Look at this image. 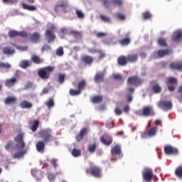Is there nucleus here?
I'll use <instances>...</instances> for the list:
<instances>
[{
  "label": "nucleus",
  "mask_w": 182,
  "mask_h": 182,
  "mask_svg": "<svg viewBox=\"0 0 182 182\" xmlns=\"http://www.w3.org/2000/svg\"><path fill=\"white\" fill-rule=\"evenodd\" d=\"M53 70H55V67L48 65L38 69V75L41 79L46 80L50 77V73H52Z\"/></svg>",
  "instance_id": "1"
},
{
  "label": "nucleus",
  "mask_w": 182,
  "mask_h": 182,
  "mask_svg": "<svg viewBox=\"0 0 182 182\" xmlns=\"http://www.w3.org/2000/svg\"><path fill=\"white\" fill-rule=\"evenodd\" d=\"M138 116H142L144 117H150L156 116V112H154V108L152 106L147 105L144 106L142 109L136 112Z\"/></svg>",
  "instance_id": "2"
},
{
  "label": "nucleus",
  "mask_w": 182,
  "mask_h": 182,
  "mask_svg": "<svg viewBox=\"0 0 182 182\" xmlns=\"http://www.w3.org/2000/svg\"><path fill=\"white\" fill-rule=\"evenodd\" d=\"M38 134L43 139L44 143H49L55 140V138L52 136V129H50L41 130Z\"/></svg>",
  "instance_id": "3"
},
{
  "label": "nucleus",
  "mask_w": 182,
  "mask_h": 182,
  "mask_svg": "<svg viewBox=\"0 0 182 182\" xmlns=\"http://www.w3.org/2000/svg\"><path fill=\"white\" fill-rule=\"evenodd\" d=\"M68 6H69L68 0H60L57 2V4H55L54 11L55 14H59L60 11H63L64 14H66V12H68V11H66V9H68Z\"/></svg>",
  "instance_id": "4"
},
{
  "label": "nucleus",
  "mask_w": 182,
  "mask_h": 182,
  "mask_svg": "<svg viewBox=\"0 0 182 182\" xmlns=\"http://www.w3.org/2000/svg\"><path fill=\"white\" fill-rule=\"evenodd\" d=\"M158 107L164 112H168V110L173 109V102L171 101L161 100L159 102Z\"/></svg>",
  "instance_id": "5"
},
{
  "label": "nucleus",
  "mask_w": 182,
  "mask_h": 182,
  "mask_svg": "<svg viewBox=\"0 0 182 182\" xmlns=\"http://www.w3.org/2000/svg\"><path fill=\"white\" fill-rule=\"evenodd\" d=\"M142 177L144 181L151 182L153 177H156V176L153 173V169L150 168H146L142 172Z\"/></svg>",
  "instance_id": "6"
},
{
  "label": "nucleus",
  "mask_w": 182,
  "mask_h": 182,
  "mask_svg": "<svg viewBox=\"0 0 182 182\" xmlns=\"http://www.w3.org/2000/svg\"><path fill=\"white\" fill-rule=\"evenodd\" d=\"M111 161H117V158L115 156H122V146L119 144H116L111 149Z\"/></svg>",
  "instance_id": "7"
},
{
  "label": "nucleus",
  "mask_w": 182,
  "mask_h": 182,
  "mask_svg": "<svg viewBox=\"0 0 182 182\" xmlns=\"http://www.w3.org/2000/svg\"><path fill=\"white\" fill-rule=\"evenodd\" d=\"M23 136H25V134L22 132H20L14 138V141L17 143V144H16V149L17 150H21V149H23V147H25V142H23Z\"/></svg>",
  "instance_id": "8"
},
{
  "label": "nucleus",
  "mask_w": 182,
  "mask_h": 182,
  "mask_svg": "<svg viewBox=\"0 0 182 182\" xmlns=\"http://www.w3.org/2000/svg\"><path fill=\"white\" fill-rule=\"evenodd\" d=\"M177 83H178V81L176 80V77H169L168 78L166 86L169 92H174V90H176V86H177Z\"/></svg>",
  "instance_id": "9"
},
{
  "label": "nucleus",
  "mask_w": 182,
  "mask_h": 182,
  "mask_svg": "<svg viewBox=\"0 0 182 182\" xmlns=\"http://www.w3.org/2000/svg\"><path fill=\"white\" fill-rule=\"evenodd\" d=\"M157 127H152L147 132L141 134V137L142 139H146V137H154L157 134Z\"/></svg>",
  "instance_id": "10"
},
{
  "label": "nucleus",
  "mask_w": 182,
  "mask_h": 182,
  "mask_svg": "<svg viewBox=\"0 0 182 182\" xmlns=\"http://www.w3.org/2000/svg\"><path fill=\"white\" fill-rule=\"evenodd\" d=\"M141 82V79L137 75L131 76L127 80L128 85H132L133 86H140Z\"/></svg>",
  "instance_id": "11"
},
{
  "label": "nucleus",
  "mask_w": 182,
  "mask_h": 182,
  "mask_svg": "<svg viewBox=\"0 0 182 182\" xmlns=\"http://www.w3.org/2000/svg\"><path fill=\"white\" fill-rule=\"evenodd\" d=\"M164 150L165 154H168L169 156L171 154H178V149L171 145H165Z\"/></svg>",
  "instance_id": "12"
},
{
  "label": "nucleus",
  "mask_w": 182,
  "mask_h": 182,
  "mask_svg": "<svg viewBox=\"0 0 182 182\" xmlns=\"http://www.w3.org/2000/svg\"><path fill=\"white\" fill-rule=\"evenodd\" d=\"M87 174H91L94 177H100V168L97 166H92L86 171Z\"/></svg>",
  "instance_id": "13"
},
{
  "label": "nucleus",
  "mask_w": 182,
  "mask_h": 182,
  "mask_svg": "<svg viewBox=\"0 0 182 182\" xmlns=\"http://www.w3.org/2000/svg\"><path fill=\"white\" fill-rule=\"evenodd\" d=\"M170 69L171 70H177L178 72H182V63L181 62H172L169 65Z\"/></svg>",
  "instance_id": "14"
},
{
  "label": "nucleus",
  "mask_w": 182,
  "mask_h": 182,
  "mask_svg": "<svg viewBox=\"0 0 182 182\" xmlns=\"http://www.w3.org/2000/svg\"><path fill=\"white\" fill-rule=\"evenodd\" d=\"M100 141L105 146H110L112 143H113V138H112V136L109 135H107L106 138L105 136H102L100 138Z\"/></svg>",
  "instance_id": "15"
},
{
  "label": "nucleus",
  "mask_w": 182,
  "mask_h": 182,
  "mask_svg": "<svg viewBox=\"0 0 182 182\" xmlns=\"http://www.w3.org/2000/svg\"><path fill=\"white\" fill-rule=\"evenodd\" d=\"M173 53V50L171 49L159 50L157 51L159 58H164V56H168Z\"/></svg>",
  "instance_id": "16"
},
{
  "label": "nucleus",
  "mask_w": 182,
  "mask_h": 182,
  "mask_svg": "<svg viewBox=\"0 0 182 182\" xmlns=\"http://www.w3.org/2000/svg\"><path fill=\"white\" fill-rule=\"evenodd\" d=\"M46 37L48 39V43H50V42H53V41H55V38H56V36H55V33L49 29L46 31Z\"/></svg>",
  "instance_id": "17"
},
{
  "label": "nucleus",
  "mask_w": 182,
  "mask_h": 182,
  "mask_svg": "<svg viewBox=\"0 0 182 182\" xmlns=\"http://www.w3.org/2000/svg\"><path fill=\"white\" fill-rule=\"evenodd\" d=\"M40 39L41 35H39V33H33L29 37V40L31 41V42H33V43H38Z\"/></svg>",
  "instance_id": "18"
},
{
  "label": "nucleus",
  "mask_w": 182,
  "mask_h": 182,
  "mask_svg": "<svg viewBox=\"0 0 182 182\" xmlns=\"http://www.w3.org/2000/svg\"><path fill=\"white\" fill-rule=\"evenodd\" d=\"M2 52H3L4 55H7L8 56H9V55H14V53H15V49H14V48H12V47L6 46V47H4L2 48Z\"/></svg>",
  "instance_id": "19"
},
{
  "label": "nucleus",
  "mask_w": 182,
  "mask_h": 182,
  "mask_svg": "<svg viewBox=\"0 0 182 182\" xmlns=\"http://www.w3.org/2000/svg\"><path fill=\"white\" fill-rule=\"evenodd\" d=\"M127 60L129 63H136L139 60V55L137 54H129L127 57Z\"/></svg>",
  "instance_id": "20"
},
{
  "label": "nucleus",
  "mask_w": 182,
  "mask_h": 182,
  "mask_svg": "<svg viewBox=\"0 0 182 182\" xmlns=\"http://www.w3.org/2000/svg\"><path fill=\"white\" fill-rule=\"evenodd\" d=\"M87 134V128H84L81 129L80 134H78L76 136V140L77 141H81V140H83V137Z\"/></svg>",
  "instance_id": "21"
},
{
  "label": "nucleus",
  "mask_w": 182,
  "mask_h": 182,
  "mask_svg": "<svg viewBox=\"0 0 182 182\" xmlns=\"http://www.w3.org/2000/svg\"><path fill=\"white\" fill-rule=\"evenodd\" d=\"M81 60L83 63H85V65H92V63H93V57L90 55H83L81 58Z\"/></svg>",
  "instance_id": "22"
},
{
  "label": "nucleus",
  "mask_w": 182,
  "mask_h": 182,
  "mask_svg": "<svg viewBox=\"0 0 182 182\" xmlns=\"http://www.w3.org/2000/svg\"><path fill=\"white\" fill-rule=\"evenodd\" d=\"M86 86H87L86 80H81L78 81L77 84V89H78L82 92V90H85Z\"/></svg>",
  "instance_id": "23"
},
{
  "label": "nucleus",
  "mask_w": 182,
  "mask_h": 182,
  "mask_svg": "<svg viewBox=\"0 0 182 182\" xmlns=\"http://www.w3.org/2000/svg\"><path fill=\"white\" fill-rule=\"evenodd\" d=\"M127 57L124 55H121L117 59V63L119 65V66H126L127 65Z\"/></svg>",
  "instance_id": "24"
},
{
  "label": "nucleus",
  "mask_w": 182,
  "mask_h": 182,
  "mask_svg": "<svg viewBox=\"0 0 182 182\" xmlns=\"http://www.w3.org/2000/svg\"><path fill=\"white\" fill-rule=\"evenodd\" d=\"M105 80V73H97L95 76V82L99 83V82H103Z\"/></svg>",
  "instance_id": "25"
},
{
  "label": "nucleus",
  "mask_w": 182,
  "mask_h": 182,
  "mask_svg": "<svg viewBox=\"0 0 182 182\" xmlns=\"http://www.w3.org/2000/svg\"><path fill=\"white\" fill-rule=\"evenodd\" d=\"M118 42L122 46H129L132 42V40L130 39V37H126L125 38L119 40Z\"/></svg>",
  "instance_id": "26"
},
{
  "label": "nucleus",
  "mask_w": 182,
  "mask_h": 182,
  "mask_svg": "<svg viewBox=\"0 0 182 182\" xmlns=\"http://www.w3.org/2000/svg\"><path fill=\"white\" fill-rule=\"evenodd\" d=\"M16 83V77H12L11 79H7L5 81V86L7 87H12Z\"/></svg>",
  "instance_id": "27"
},
{
  "label": "nucleus",
  "mask_w": 182,
  "mask_h": 182,
  "mask_svg": "<svg viewBox=\"0 0 182 182\" xmlns=\"http://www.w3.org/2000/svg\"><path fill=\"white\" fill-rule=\"evenodd\" d=\"M32 103L28 102L27 100H23L20 103V107L21 109H31L32 107Z\"/></svg>",
  "instance_id": "28"
},
{
  "label": "nucleus",
  "mask_w": 182,
  "mask_h": 182,
  "mask_svg": "<svg viewBox=\"0 0 182 182\" xmlns=\"http://www.w3.org/2000/svg\"><path fill=\"white\" fill-rule=\"evenodd\" d=\"M182 38V32L181 31H177L176 33H173V35L172 36V41H173V42H180V40Z\"/></svg>",
  "instance_id": "29"
},
{
  "label": "nucleus",
  "mask_w": 182,
  "mask_h": 182,
  "mask_svg": "<svg viewBox=\"0 0 182 182\" xmlns=\"http://www.w3.org/2000/svg\"><path fill=\"white\" fill-rule=\"evenodd\" d=\"M31 61H33V63H36V65H41V63H43V59L36 55L31 56Z\"/></svg>",
  "instance_id": "30"
},
{
  "label": "nucleus",
  "mask_w": 182,
  "mask_h": 182,
  "mask_svg": "<svg viewBox=\"0 0 182 182\" xmlns=\"http://www.w3.org/2000/svg\"><path fill=\"white\" fill-rule=\"evenodd\" d=\"M23 9H26V11H36V6H32V5H28L26 4L25 3L21 4Z\"/></svg>",
  "instance_id": "31"
},
{
  "label": "nucleus",
  "mask_w": 182,
  "mask_h": 182,
  "mask_svg": "<svg viewBox=\"0 0 182 182\" xmlns=\"http://www.w3.org/2000/svg\"><path fill=\"white\" fill-rule=\"evenodd\" d=\"M26 154V150H22L18 152H16L13 154V159H21V157H23Z\"/></svg>",
  "instance_id": "32"
},
{
  "label": "nucleus",
  "mask_w": 182,
  "mask_h": 182,
  "mask_svg": "<svg viewBox=\"0 0 182 182\" xmlns=\"http://www.w3.org/2000/svg\"><path fill=\"white\" fill-rule=\"evenodd\" d=\"M16 102V97H7L4 101L5 105H12Z\"/></svg>",
  "instance_id": "33"
},
{
  "label": "nucleus",
  "mask_w": 182,
  "mask_h": 182,
  "mask_svg": "<svg viewBox=\"0 0 182 182\" xmlns=\"http://www.w3.org/2000/svg\"><path fill=\"white\" fill-rule=\"evenodd\" d=\"M110 6L115 5L116 6H123V0H110L109 1Z\"/></svg>",
  "instance_id": "34"
},
{
  "label": "nucleus",
  "mask_w": 182,
  "mask_h": 182,
  "mask_svg": "<svg viewBox=\"0 0 182 182\" xmlns=\"http://www.w3.org/2000/svg\"><path fill=\"white\" fill-rule=\"evenodd\" d=\"M45 149V142L40 141L36 144V149L38 151H42Z\"/></svg>",
  "instance_id": "35"
},
{
  "label": "nucleus",
  "mask_w": 182,
  "mask_h": 182,
  "mask_svg": "<svg viewBox=\"0 0 182 182\" xmlns=\"http://www.w3.org/2000/svg\"><path fill=\"white\" fill-rule=\"evenodd\" d=\"M69 94L70 96H79V95H82V92L78 89H70Z\"/></svg>",
  "instance_id": "36"
},
{
  "label": "nucleus",
  "mask_w": 182,
  "mask_h": 182,
  "mask_svg": "<svg viewBox=\"0 0 182 182\" xmlns=\"http://www.w3.org/2000/svg\"><path fill=\"white\" fill-rule=\"evenodd\" d=\"M158 45L161 46V48H167V41L163 38H161L158 40Z\"/></svg>",
  "instance_id": "37"
},
{
  "label": "nucleus",
  "mask_w": 182,
  "mask_h": 182,
  "mask_svg": "<svg viewBox=\"0 0 182 182\" xmlns=\"http://www.w3.org/2000/svg\"><path fill=\"white\" fill-rule=\"evenodd\" d=\"M151 13H150L149 11H144L142 13V18L143 19H144L145 21H147L149 19H151Z\"/></svg>",
  "instance_id": "38"
},
{
  "label": "nucleus",
  "mask_w": 182,
  "mask_h": 182,
  "mask_svg": "<svg viewBox=\"0 0 182 182\" xmlns=\"http://www.w3.org/2000/svg\"><path fill=\"white\" fill-rule=\"evenodd\" d=\"M71 154H72V156H73V157H79V156L82 154V151L80 149L74 148Z\"/></svg>",
  "instance_id": "39"
},
{
  "label": "nucleus",
  "mask_w": 182,
  "mask_h": 182,
  "mask_svg": "<svg viewBox=\"0 0 182 182\" xmlns=\"http://www.w3.org/2000/svg\"><path fill=\"white\" fill-rule=\"evenodd\" d=\"M103 102V97L96 95L92 98V103H102Z\"/></svg>",
  "instance_id": "40"
},
{
  "label": "nucleus",
  "mask_w": 182,
  "mask_h": 182,
  "mask_svg": "<svg viewBox=\"0 0 182 182\" xmlns=\"http://www.w3.org/2000/svg\"><path fill=\"white\" fill-rule=\"evenodd\" d=\"M96 149H97V144H96V143L88 145V151L90 153H95Z\"/></svg>",
  "instance_id": "41"
},
{
  "label": "nucleus",
  "mask_w": 182,
  "mask_h": 182,
  "mask_svg": "<svg viewBox=\"0 0 182 182\" xmlns=\"http://www.w3.org/2000/svg\"><path fill=\"white\" fill-rule=\"evenodd\" d=\"M29 66V61L27 60H23L20 63V68L22 69H26Z\"/></svg>",
  "instance_id": "42"
},
{
  "label": "nucleus",
  "mask_w": 182,
  "mask_h": 182,
  "mask_svg": "<svg viewBox=\"0 0 182 182\" xmlns=\"http://www.w3.org/2000/svg\"><path fill=\"white\" fill-rule=\"evenodd\" d=\"M114 17L119 21H126V16L122 13H116Z\"/></svg>",
  "instance_id": "43"
},
{
  "label": "nucleus",
  "mask_w": 182,
  "mask_h": 182,
  "mask_svg": "<svg viewBox=\"0 0 182 182\" xmlns=\"http://www.w3.org/2000/svg\"><path fill=\"white\" fill-rule=\"evenodd\" d=\"M70 35H73L75 38H80L82 36V32L72 30L70 31Z\"/></svg>",
  "instance_id": "44"
},
{
  "label": "nucleus",
  "mask_w": 182,
  "mask_h": 182,
  "mask_svg": "<svg viewBox=\"0 0 182 182\" xmlns=\"http://www.w3.org/2000/svg\"><path fill=\"white\" fill-rule=\"evenodd\" d=\"M65 77H66V75L63 73L58 74V82L60 85H62L65 82Z\"/></svg>",
  "instance_id": "45"
},
{
  "label": "nucleus",
  "mask_w": 182,
  "mask_h": 182,
  "mask_svg": "<svg viewBox=\"0 0 182 182\" xmlns=\"http://www.w3.org/2000/svg\"><path fill=\"white\" fill-rule=\"evenodd\" d=\"M152 90L155 93H161V87L159 84L155 85L152 87Z\"/></svg>",
  "instance_id": "46"
},
{
  "label": "nucleus",
  "mask_w": 182,
  "mask_h": 182,
  "mask_svg": "<svg viewBox=\"0 0 182 182\" xmlns=\"http://www.w3.org/2000/svg\"><path fill=\"white\" fill-rule=\"evenodd\" d=\"M175 174L179 178H182V167L179 166L176 169Z\"/></svg>",
  "instance_id": "47"
},
{
  "label": "nucleus",
  "mask_w": 182,
  "mask_h": 182,
  "mask_svg": "<svg viewBox=\"0 0 182 182\" xmlns=\"http://www.w3.org/2000/svg\"><path fill=\"white\" fill-rule=\"evenodd\" d=\"M178 93H179V95L177 96V99L182 103V85L178 87Z\"/></svg>",
  "instance_id": "48"
},
{
  "label": "nucleus",
  "mask_w": 182,
  "mask_h": 182,
  "mask_svg": "<svg viewBox=\"0 0 182 182\" xmlns=\"http://www.w3.org/2000/svg\"><path fill=\"white\" fill-rule=\"evenodd\" d=\"M38 127H39V121L36 120L34 121L33 124L31 126L32 132H36V130L38 129Z\"/></svg>",
  "instance_id": "49"
},
{
  "label": "nucleus",
  "mask_w": 182,
  "mask_h": 182,
  "mask_svg": "<svg viewBox=\"0 0 182 182\" xmlns=\"http://www.w3.org/2000/svg\"><path fill=\"white\" fill-rule=\"evenodd\" d=\"M98 55H99V59L102 60V59H105L106 58V53H105V51L102 50H98Z\"/></svg>",
  "instance_id": "50"
},
{
  "label": "nucleus",
  "mask_w": 182,
  "mask_h": 182,
  "mask_svg": "<svg viewBox=\"0 0 182 182\" xmlns=\"http://www.w3.org/2000/svg\"><path fill=\"white\" fill-rule=\"evenodd\" d=\"M46 106L48 109H50V107H53V106H55L53 99L50 98L49 100L46 102Z\"/></svg>",
  "instance_id": "51"
},
{
  "label": "nucleus",
  "mask_w": 182,
  "mask_h": 182,
  "mask_svg": "<svg viewBox=\"0 0 182 182\" xmlns=\"http://www.w3.org/2000/svg\"><path fill=\"white\" fill-rule=\"evenodd\" d=\"M75 14L80 19H83V18H85V14L80 10H76Z\"/></svg>",
  "instance_id": "52"
},
{
  "label": "nucleus",
  "mask_w": 182,
  "mask_h": 182,
  "mask_svg": "<svg viewBox=\"0 0 182 182\" xmlns=\"http://www.w3.org/2000/svg\"><path fill=\"white\" fill-rule=\"evenodd\" d=\"M9 38H15V36H18V32L16 31H10L9 32Z\"/></svg>",
  "instance_id": "53"
},
{
  "label": "nucleus",
  "mask_w": 182,
  "mask_h": 182,
  "mask_svg": "<svg viewBox=\"0 0 182 182\" xmlns=\"http://www.w3.org/2000/svg\"><path fill=\"white\" fill-rule=\"evenodd\" d=\"M0 68H5V69H11V64L9 63H0Z\"/></svg>",
  "instance_id": "54"
},
{
  "label": "nucleus",
  "mask_w": 182,
  "mask_h": 182,
  "mask_svg": "<svg viewBox=\"0 0 182 182\" xmlns=\"http://www.w3.org/2000/svg\"><path fill=\"white\" fill-rule=\"evenodd\" d=\"M100 17L102 19V21H103V22H110V18H109L103 14H100Z\"/></svg>",
  "instance_id": "55"
},
{
  "label": "nucleus",
  "mask_w": 182,
  "mask_h": 182,
  "mask_svg": "<svg viewBox=\"0 0 182 182\" xmlns=\"http://www.w3.org/2000/svg\"><path fill=\"white\" fill-rule=\"evenodd\" d=\"M4 4H9L10 5H14V4H16L18 0H2Z\"/></svg>",
  "instance_id": "56"
},
{
  "label": "nucleus",
  "mask_w": 182,
  "mask_h": 182,
  "mask_svg": "<svg viewBox=\"0 0 182 182\" xmlns=\"http://www.w3.org/2000/svg\"><path fill=\"white\" fill-rule=\"evenodd\" d=\"M13 146H14V142H12V141H9L5 145V149L6 150H8L11 149V147H12Z\"/></svg>",
  "instance_id": "57"
},
{
  "label": "nucleus",
  "mask_w": 182,
  "mask_h": 182,
  "mask_svg": "<svg viewBox=\"0 0 182 182\" xmlns=\"http://www.w3.org/2000/svg\"><path fill=\"white\" fill-rule=\"evenodd\" d=\"M56 55L58 56H62L63 55V48L60 47L56 51Z\"/></svg>",
  "instance_id": "58"
},
{
  "label": "nucleus",
  "mask_w": 182,
  "mask_h": 182,
  "mask_svg": "<svg viewBox=\"0 0 182 182\" xmlns=\"http://www.w3.org/2000/svg\"><path fill=\"white\" fill-rule=\"evenodd\" d=\"M42 52H45V50H50V46L47 44H44L41 48Z\"/></svg>",
  "instance_id": "59"
},
{
  "label": "nucleus",
  "mask_w": 182,
  "mask_h": 182,
  "mask_svg": "<svg viewBox=\"0 0 182 182\" xmlns=\"http://www.w3.org/2000/svg\"><path fill=\"white\" fill-rule=\"evenodd\" d=\"M99 52V50L95 48H90L88 49V53H92V55H95V53H97Z\"/></svg>",
  "instance_id": "60"
},
{
  "label": "nucleus",
  "mask_w": 182,
  "mask_h": 182,
  "mask_svg": "<svg viewBox=\"0 0 182 182\" xmlns=\"http://www.w3.org/2000/svg\"><path fill=\"white\" fill-rule=\"evenodd\" d=\"M48 178L50 180V181H53L55 180V175L52 173H48Z\"/></svg>",
  "instance_id": "61"
},
{
  "label": "nucleus",
  "mask_w": 182,
  "mask_h": 182,
  "mask_svg": "<svg viewBox=\"0 0 182 182\" xmlns=\"http://www.w3.org/2000/svg\"><path fill=\"white\" fill-rule=\"evenodd\" d=\"M18 36H21L22 38H26L28 36V33L25 31L18 32Z\"/></svg>",
  "instance_id": "62"
},
{
  "label": "nucleus",
  "mask_w": 182,
  "mask_h": 182,
  "mask_svg": "<svg viewBox=\"0 0 182 182\" xmlns=\"http://www.w3.org/2000/svg\"><path fill=\"white\" fill-rule=\"evenodd\" d=\"M155 124V126H154V127H159V126H162V123H161V121L160 119H157L154 122Z\"/></svg>",
  "instance_id": "63"
},
{
  "label": "nucleus",
  "mask_w": 182,
  "mask_h": 182,
  "mask_svg": "<svg viewBox=\"0 0 182 182\" xmlns=\"http://www.w3.org/2000/svg\"><path fill=\"white\" fill-rule=\"evenodd\" d=\"M115 113L117 114V116H120V114H122L123 113V112L122 111V109H120V108H115Z\"/></svg>",
  "instance_id": "64"
}]
</instances>
